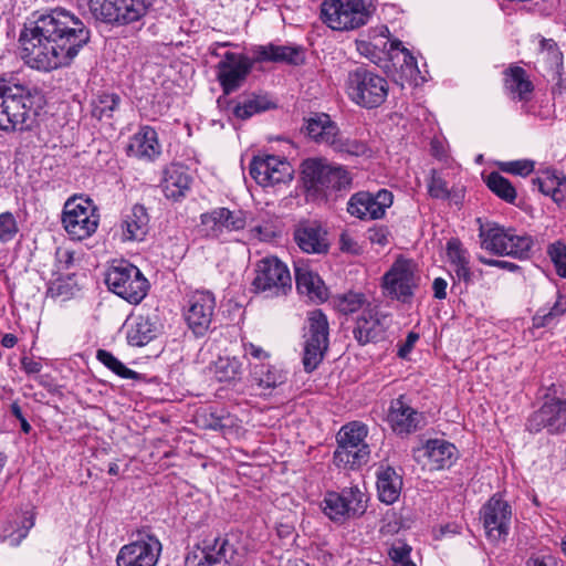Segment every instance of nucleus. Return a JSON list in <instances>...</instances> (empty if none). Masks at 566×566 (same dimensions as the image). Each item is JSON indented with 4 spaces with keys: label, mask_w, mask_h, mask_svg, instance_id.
Instances as JSON below:
<instances>
[{
    "label": "nucleus",
    "mask_w": 566,
    "mask_h": 566,
    "mask_svg": "<svg viewBox=\"0 0 566 566\" xmlns=\"http://www.w3.org/2000/svg\"><path fill=\"white\" fill-rule=\"evenodd\" d=\"M333 148L353 156H369L371 153L368 145L364 142L350 138L343 139L340 136Z\"/></svg>",
    "instance_id": "47"
},
{
    "label": "nucleus",
    "mask_w": 566,
    "mask_h": 566,
    "mask_svg": "<svg viewBox=\"0 0 566 566\" xmlns=\"http://www.w3.org/2000/svg\"><path fill=\"white\" fill-rule=\"evenodd\" d=\"M90 30L75 14L56 9L25 27L19 36L21 57L31 69L50 72L72 63L90 41Z\"/></svg>",
    "instance_id": "1"
},
{
    "label": "nucleus",
    "mask_w": 566,
    "mask_h": 566,
    "mask_svg": "<svg viewBox=\"0 0 566 566\" xmlns=\"http://www.w3.org/2000/svg\"><path fill=\"white\" fill-rule=\"evenodd\" d=\"M303 365L306 371H313L322 361L328 347V323L322 311H312L307 317V332Z\"/></svg>",
    "instance_id": "13"
},
{
    "label": "nucleus",
    "mask_w": 566,
    "mask_h": 566,
    "mask_svg": "<svg viewBox=\"0 0 566 566\" xmlns=\"http://www.w3.org/2000/svg\"><path fill=\"white\" fill-rule=\"evenodd\" d=\"M149 229V216L142 205H135L124 216L122 222V235L125 241H142Z\"/></svg>",
    "instance_id": "32"
},
{
    "label": "nucleus",
    "mask_w": 566,
    "mask_h": 566,
    "mask_svg": "<svg viewBox=\"0 0 566 566\" xmlns=\"http://www.w3.org/2000/svg\"><path fill=\"white\" fill-rule=\"evenodd\" d=\"M411 547L403 542H397L392 544L389 549V556L392 566H415L410 559Z\"/></svg>",
    "instance_id": "48"
},
{
    "label": "nucleus",
    "mask_w": 566,
    "mask_h": 566,
    "mask_svg": "<svg viewBox=\"0 0 566 566\" xmlns=\"http://www.w3.org/2000/svg\"><path fill=\"white\" fill-rule=\"evenodd\" d=\"M108 289L130 304L140 303L148 292V281L139 269L130 263L112 266L106 274Z\"/></svg>",
    "instance_id": "9"
},
{
    "label": "nucleus",
    "mask_w": 566,
    "mask_h": 566,
    "mask_svg": "<svg viewBox=\"0 0 566 566\" xmlns=\"http://www.w3.org/2000/svg\"><path fill=\"white\" fill-rule=\"evenodd\" d=\"M252 381L263 390H273L287 380V371L276 365L260 363L251 367Z\"/></svg>",
    "instance_id": "33"
},
{
    "label": "nucleus",
    "mask_w": 566,
    "mask_h": 566,
    "mask_svg": "<svg viewBox=\"0 0 566 566\" xmlns=\"http://www.w3.org/2000/svg\"><path fill=\"white\" fill-rule=\"evenodd\" d=\"M367 496L357 486L344 489L340 493L328 492L322 503L324 513L333 521H344L365 513Z\"/></svg>",
    "instance_id": "14"
},
{
    "label": "nucleus",
    "mask_w": 566,
    "mask_h": 566,
    "mask_svg": "<svg viewBox=\"0 0 566 566\" xmlns=\"http://www.w3.org/2000/svg\"><path fill=\"white\" fill-rule=\"evenodd\" d=\"M388 33V28L381 27L379 31H374V35L356 40L355 45L358 53L368 60L376 62L377 60L381 59L380 54L384 52H387L390 57H394L392 52L400 51L405 55L403 62L408 66L416 67V59L411 55V53L405 46H402L401 41H389L387 39Z\"/></svg>",
    "instance_id": "16"
},
{
    "label": "nucleus",
    "mask_w": 566,
    "mask_h": 566,
    "mask_svg": "<svg viewBox=\"0 0 566 566\" xmlns=\"http://www.w3.org/2000/svg\"><path fill=\"white\" fill-rule=\"evenodd\" d=\"M34 116L30 91L21 84L0 78V129H27L31 127Z\"/></svg>",
    "instance_id": "2"
},
{
    "label": "nucleus",
    "mask_w": 566,
    "mask_h": 566,
    "mask_svg": "<svg viewBox=\"0 0 566 566\" xmlns=\"http://www.w3.org/2000/svg\"><path fill=\"white\" fill-rule=\"evenodd\" d=\"M321 17L332 30L349 31L368 22L370 9L366 0H324Z\"/></svg>",
    "instance_id": "6"
},
{
    "label": "nucleus",
    "mask_w": 566,
    "mask_h": 566,
    "mask_svg": "<svg viewBox=\"0 0 566 566\" xmlns=\"http://www.w3.org/2000/svg\"><path fill=\"white\" fill-rule=\"evenodd\" d=\"M34 520L30 517L23 522L22 527L17 531V534L13 533L7 537L8 544L11 547H17L21 544V542L28 536L29 531L33 527Z\"/></svg>",
    "instance_id": "55"
},
{
    "label": "nucleus",
    "mask_w": 566,
    "mask_h": 566,
    "mask_svg": "<svg viewBox=\"0 0 566 566\" xmlns=\"http://www.w3.org/2000/svg\"><path fill=\"white\" fill-rule=\"evenodd\" d=\"M504 88L513 101L528 102L534 85L526 71L520 66H510L504 72Z\"/></svg>",
    "instance_id": "31"
},
{
    "label": "nucleus",
    "mask_w": 566,
    "mask_h": 566,
    "mask_svg": "<svg viewBox=\"0 0 566 566\" xmlns=\"http://www.w3.org/2000/svg\"><path fill=\"white\" fill-rule=\"evenodd\" d=\"M367 427L360 422L354 421L342 427L337 433L338 446L345 448L368 447L365 439L367 437Z\"/></svg>",
    "instance_id": "40"
},
{
    "label": "nucleus",
    "mask_w": 566,
    "mask_h": 566,
    "mask_svg": "<svg viewBox=\"0 0 566 566\" xmlns=\"http://www.w3.org/2000/svg\"><path fill=\"white\" fill-rule=\"evenodd\" d=\"M243 557L244 548L237 536L209 537L187 555L186 566H237Z\"/></svg>",
    "instance_id": "3"
},
{
    "label": "nucleus",
    "mask_w": 566,
    "mask_h": 566,
    "mask_svg": "<svg viewBox=\"0 0 566 566\" xmlns=\"http://www.w3.org/2000/svg\"><path fill=\"white\" fill-rule=\"evenodd\" d=\"M191 177L188 169L179 164H171L164 170L161 189L167 199L177 201L190 189Z\"/></svg>",
    "instance_id": "29"
},
{
    "label": "nucleus",
    "mask_w": 566,
    "mask_h": 566,
    "mask_svg": "<svg viewBox=\"0 0 566 566\" xmlns=\"http://www.w3.org/2000/svg\"><path fill=\"white\" fill-rule=\"evenodd\" d=\"M160 552V542L148 535L123 546L116 558L117 566H155Z\"/></svg>",
    "instance_id": "20"
},
{
    "label": "nucleus",
    "mask_w": 566,
    "mask_h": 566,
    "mask_svg": "<svg viewBox=\"0 0 566 566\" xmlns=\"http://www.w3.org/2000/svg\"><path fill=\"white\" fill-rule=\"evenodd\" d=\"M392 202L394 195L387 189H380L375 195L361 191L350 197L347 211L359 219L375 220L382 218Z\"/></svg>",
    "instance_id": "19"
},
{
    "label": "nucleus",
    "mask_w": 566,
    "mask_h": 566,
    "mask_svg": "<svg viewBox=\"0 0 566 566\" xmlns=\"http://www.w3.org/2000/svg\"><path fill=\"white\" fill-rule=\"evenodd\" d=\"M402 479L390 467L380 468L377 473V491L378 497L386 504L395 503L401 493Z\"/></svg>",
    "instance_id": "36"
},
{
    "label": "nucleus",
    "mask_w": 566,
    "mask_h": 566,
    "mask_svg": "<svg viewBox=\"0 0 566 566\" xmlns=\"http://www.w3.org/2000/svg\"><path fill=\"white\" fill-rule=\"evenodd\" d=\"M481 520L485 535L491 542L504 541L512 521L511 506L501 497L492 496L481 510Z\"/></svg>",
    "instance_id": "17"
},
{
    "label": "nucleus",
    "mask_w": 566,
    "mask_h": 566,
    "mask_svg": "<svg viewBox=\"0 0 566 566\" xmlns=\"http://www.w3.org/2000/svg\"><path fill=\"white\" fill-rule=\"evenodd\" d=\"M256 55L261 61L289 62L294 64L301 59V52L297 49L273 44L260 46L256 51Z\"/></svg>",
    "instance_id": "41"
},
{
    "label": "nucleus",
    "mask_w": 566,
    "mask_h": 566,
    "mask_svg": "<svg viewBox=\"0 0 566 566\" xmlns=\"http://www.w3.org/2000/svg\"><path fill=\"white\" fill-rule=\"evenodd\" d=\"M387 422L397 434H410L419 430L424 423V417L417 411L405 396L390 402Z\"/></svg>",
    "instance_id": "21"
},
{
    "label": "nucleus",
    "mask_w": 566,
    "mask_h": 566,
    "mask_svg": "<svg viewBox=\"0 0 566 566\" xmlns=\"http://www.w3.org/2000/svg\"><path fill=\"white\" fill-rule=\"evenodd\" d=\"M481 248L497 254L514 258H526L533 240L530 235L520 234L513 229H505L495 223L480 227Z\"/></svg>",
    "instance_id": "7"
},
{
    "label": "nucleus",
    "mask_w": 566,
    "mask_h": 566,
    "mask_svg": "<svg viewBox=\"0 0 566 566\" xmlns=\"http://www.w3.org/2000/svg\"><path fill=\"white\" fill-rule=\"evenodd\" d=\"M296 287L311 301L323 302L327 298V289L321 277L305 263H295Z\"/></svg>",
    "instance_id": "30"
},
{
    "label": "nucleus",
    "mask_w": 566,
    "mask_h": 566,
    "mask_svg": "<svg viewBox=\"0 0 566 566\" xmlns=\"http://www.w3.org/2000/svg\"><path fill=\"white\" fill-rule=\"evenodd\" d=\"M158 328L148 316H136L128 325L127 340L132 346H145L157 335Z\"/></svg>",
    "instance_id": "37"
},
{
    "label": "nucleus",
    "mask_w": 566,
    "mask_h": 566,
    "mask_svg": "<svg viewBox=\"0 0 566 566\" xmlns=\"http://www.w3.org/2000/svg\"><path fill=\"white\" fill-rule=\"evenodd\" d=\"M216 308L214 295L209 291L193 292L184 307V317L189 329L197 336L209 331Z\"/></svg>",
    "instance_id": "15"
},
{
    "label": "nucleus",
    "mask_w": 566,
    "mask_h": 566,
    "mask_svg": "<svg viewBox=\"0 0 566 566\" xmlns=\"http://www.w3.org/2000/svg\"><path fill=\"white\" fill-rule=\"evenodd\" d=\"M271 107V103L264 96H251L234 107V115L238 118L247 119L254 114L264 112Z\"/></svg>",
    "instance_id": "43"
},
{
    "label": "nucleus",
    "mask_w": 566,
    "mask_h": 566,
    "mask_svg": "<svg viewBox=\"0 0 566 566\" xmlns=\"http://www.w3.org/2000/svg\"><path fill=\"white\" fill-rule=\"evenodd\" d=\"M291 164L277 156H258L250 164L251 177L262 187L291 181L293 178Z\"/></svg>",
    "instance_id": "18"
},
{
    "label": "nucleus",
    "mask_w": 566,
    "mask_h": 566,
    "mask_svg": "<svg viewBox=\"0 0 566 566\" xmlns=\"http://www.w3.org/2000/svg\"><path fill=\"white\" fill-rule=\"evenodd\" d=\"M243 350H244L245 355L251 356V357L260 360L261 363H263V360L270 358L269 352H266L264 348H262L261 346L255 345L253 343H244Z\"/></svg>",
    "instance_id": "56"
},
{
    "label": "nucleus",
    "mask_w": 566,
    "mask_h": 566,
    "mask_svg": "<svg viewBox=\"0 0 566 566\" xmlns=\"http://www.w3.org/2000/svg\"><path fill=\"white\" fill-rule=\"evenodd\" d=\"M369 239L373 243L385 245L388 243L387 232L384 230H374L369 233Z\"/></svg>",
    "instance_id": "64"
},
{
    "label": "nucleus",
    "mask_w": 566,
    "mask_h": 566,
    "mask_svg": "<svg viewBox=\"0 0 566 566\" xmlns=\"http://www.w3.org/2000/svg\"><path fill=\"white\" fill-rule=\"evenodd\" d=\"M99 214L91 199L74 197L65 202L62 223L73 240L90 238L97 230Z\"/></svg>",
    "instance_id": "8"
},
{
    "label": "nucleus",
    "mask_w": 566,
    "mask_h": 566,
    "mask_svg": "<svg viewBox=\"0 0 566 566\" xmlns=\"http://www.w3.org/2000/svg\"><path fill=\"white\" fill-rule=\"evenodd\" d=\"M418 282L416 264L411 260L398 258L384 274L381 289L384 295L406 301L413 295Z\"/></svg>",
    "instance_id": "10"
},
{
    "label": "nucleus",
    "mask_w": 566,
    "mask_h": 566,
    "mask_svg": "<svg viewBox=\"0 0 566 566\" xmlns=\"http://www.w3.org/2000/svg\"><path fill=\"white\" fill-rule=\"evenodd\" d=\"M447 287L448 282L444 279H434L432 283L433 296L438 300H444L447 297Z\"/></svg>",
    "instance_id": "59"
},
{
    "label": "nucleus",
    "mask_w": 566,
    "mask_h": 566,
    "mask_svg": "<svg viewBox=\"0 0 566 566\" xmlns=\"http://www.w3.org/2000/svg\"><path fill=\"white\" fill-rule=\"evenodd\" d=\"M447 259L459 281L469 283L472 281L469 252L458 239L447 242Z\"/></svg>",
    "instance_id": "35"
},
{
    "label": "nucleus",
    "mask_w": 566,
    "mask_h": 566,
    "mask_svg": "<svg viewBox=\"0 0 566 566\" xmlns=\"http://www.w3.org/2000/svg\"><path fill=\"white\" fill-rule=\"evenodd\" d=\"M541 54L552 66L557 70L560 67L563 55L553 40L543 39L541 41Z\"/></svg>",
    "instance_id": "49"
},
{
    "label": "nucleus",
    "mask_w": 566,
    "mask_h": 566,
    "mask_svg": "<svg viewBox=\"0 0 566 566\" xmlns=\"http://www.w3.org/2000/svg\"><path fill=\"white\" fill-rule=\"evenodd\" d=\"M96 357L103 365H105L108 369H111L122 378L136 379L138 377V374L136 371L127 368L113 354L105 349H98Z\"/></svg>",
    "instance_id": "45"
},
{
    "label": "nucleus",
    "mask_w": 566,
    "mask_h": 566,
    "mask_svg": "<svg viewBox=\"0 0 566 566\" xmlns=\"http://www.w3.org/2000/svg\"><path fill=\"white\" fill-rule=\"evenodd\" d=\"M340 249L346 252L357 253L358 245L357 242L346 232L340 234Z\"/></svg>",
    "instance_id": "60"
},
{
    "label": "nucleus",
    "mask_w": 566,
    "mask_h": 566,
    "mask_svg": "<svg viewBox=\"0 0 566 566\" xmlns=\"http://www.w3.org/2000/svg\"><path fill=\"white\" fill-rule=\"evenodd\" d=\"M126 151L129 157L146 161L155 160L161 153L156 130L149 126L142 127L130 138Z\"/></svg>",
    "instance_id": "27"
},
{
    "label": "nucleus",
    "mask_w": 566,
    "mask_h": 566,
    "mask_svg": "<svg viewBox=\"0 0 566 566\" xmlns=\"http://www.w3.org/2000/svg\"><path fill=\"white\" fill-rule=\"evenodd\" d=\"M346 93L359 106L378 107L388 95V82L385 77L365 67H357L348 73Z\"/></svg>",
    "instance_id": "5"
},
{
    "label": "nucleus",
    "mask_w": 566,
    "mask_h": 566,
    "mask_svg": "<svg viewBox=\"0 0 566 566\" xmlns=\"http://www.w3.org/2000/svg\"><path fill=\"white\" fill-rule=\"evenodd\" d=\"M306 130L316 143L326 144L331 147L335 146L339 137L336 124L332 122L327 114H317L308 118Z\"/></svg>",
    "instance_id": "34"
},
{
    "label": "nucleus",
    "mask_w": 566,
    "mask_h": 566,
    "mask_svg": "<svg viewBox=\"0 0 566 566\" xmlns=\"http://www.w3.org/2000/svg\"><path fill=\"white\" fill-rule=\"evenodd\" d=\"M505 172L525 177L534 170V161L528 159L513 160L501 164Z\"/></svg>",
    "instance_id": "54"
},
{
    "label": "nucleus",
    "mask_w": 566,
    "mask_h": 566,
    "mask_svg": "<svg viewBox=\"0 0 566 566\" xmlns=\"http://www.w3.org/2000/svg\"><path fill=\"white\" fill-rule=\"evenodd\" d=\"M548 254L555 264L557 274L566 277V245L563 243H554L548 248Z\"/></svg>",
    "instance_id": "51"
},
{
    "label": "nucleus",
    "mask_w": 566,
    "mask_h": 566,
    "mask_svg": "<svg viewBox=\"0 0 566 566\" xmlns=\"http://www.w3.org/2000/svg\"><path fill=\"white\" fill-rule=\"evenodd\" d=\"M91 15L101 23L119 28L139 21L154 0H83Z\"/></svg>",
    "instance_id": "4"
},
{
    "label": "nucleus",
    "mask_w": 566,
    "mask_h": 566,
    "mask_svg": "<svg viewBox=\"0 0 566 566\" xmlns=\"http://www.w3.org/2000/svg\"><path fill=\"white\" fill-rule=\"evenodd\" d=\"M119 97L113 93H101L92 101V115L98 119L109 118L117 108Z\"/></svg>",
    "instance_id": "42"
},
{
    "label": "nucleus",
    "mask_w": 566,
    "mask_h": 566,
    "mask_svg": "<svg viewBox=\"0 0 566 566\" xmlns=\"http://www.w3.org/2000/svg\"><path fill=\"white\" fill-rule=\"evenodd\" d=\"M427 188L432 198L442 200L450 198V189L447 181L443 179L442 175L434 169L430 171Z\"/></svg>",
    "instance_id": "46"
},
{
    "label": "nucleus",
    "mask_w": 566,
    "mask_h": 566,
    "mask_svg": "<svg viewBox=\"0 0 566 566\" xmlns=\"http://www.w3.org/2000/svg\"><path fill=\"white\" fill-rule=\"evenodd\" d=\"M365 303V298L359 293H348L339 297L337 307L344 314L358 311Z\"/></svg>",
    "instance_id": "53"
},
{
    "label": "nucleus",
    "mask_w": 566,
    "mask_h": 566,
    "mask_svg": "<svg viewBox=\"0 0 566 566\" xmlns=\"http://www.w3.org/2000/svg\"><path fill=\"white\" fill-rule=\"evenodd\" d=\"M369 447L345 448V446H337L334 452V462L338 467L344 468H358L366 464L369 460Z\"/></svg>",
    "instance_id": "39"
},
{
    "label": "nucleus",
    "mask_w": 566,
    "mask_h": 566,
    "mask_svg": "<svg viewBox=\"0 0 566 566\" xmlns=\"http://www.w3.org/2000/svg\"><path fill=\"white\" fill-rule=\"evenodd\" d=\"M390 323L389 316L381 312L378 306L368 305L357 317L353 331L354 337L360 344H367L378 338Z\"/></svg>",
    "instance_id": "25"
},
{
    "label": "nucleus",
    "mask_w": 566,
    "mask_h": 566,
    "mask_svg": "<svg viewBox=\"0 0 566 566\" xmlns=\"http://www.w3.org/2000/svg\"><path fill=\"white\" fill-rule=\"evenodd\" d=\"M21 366L27 374H39L42 369V364L39 360L28 357L22 358Z\"/></svg>",
    "instance_id": "62"
},
{
    "label": "nucleus",
    "mask_w": 566,
    "mask_h": 566,
    "mask_svg": "<svg viewBox=\"0 0 566 566\" xmlns=\"http://www.w3.org/2000/svg\"><path fill=\"white\" fill-rule=\"evenodd\" d=\"M486 185L492 192L507 202H513L516 198L515 188L506 178L497 172L489 175Z\"/></svg>",
    "instance_id": "44"
},
{
    "label": "nucleus",
    "mask_w": 566,
    "mask_h": 566,
    "mask_svg": "<svg viewBox=\"0 0 566 566\" xmlns=\"http://www.w3.org/2000/svg\"><path fill=\"white\" fill-rule=\"evenodd\" d=\"M201 231L207 237L217 238L224 231H238L245 227V216L242 211H230L227 208H217L202 213Z\"/></svg>",
    "instance_id": "24"
},
{
    "label": "nucleus",
    "mask_w": 566,
    "mask_h": 566,
    "mask_svg": "<svg viewBox=\"0 0 566 566\" xmlns=\"http://www.w3.org/2000/svg\"><path fill=\"white\" fill-rule=\"evenodd\" d=\"M418 339H419L418 334L409 333L403 345L400 346V348L398 350L399 357L406 358L409 355V353L411 352V349L413 348V346Z\"/></svg>",
    "instance_id": "58"
},
{
    "label": "nucleus",
    "mask_w": 566,
    "mask_h": 566,
    "mask_svg": "<svg viewBox=\"0 0 566 566\" xmlns=\"http://www.w3.org/2000/svg\"><path fill=\"white\" fill-rule=\"evenodd\" d=\"M294 240L305 253H325L329 247L326 231L316 221L300 222L294 230Z\"/></svg>",
    "instance_id": "26"
},
{
    "label": "nucleus",
    "mask_w": 566,
    "mask_h": 566,
    "mask_svg": "<svg viewBox=\"0 0 566 566\" xmlns=\"http://www.w3.org/2000/svg\"><path fill=\"white\" fill-rule=\"evenodd\" d=\"M551 197L557 205L566 203V177L562 179L559 185L552 192Z\"/></svg>",
    "instance_id": "61"
},
{
    "label": "nucleus",
    "mask_w": 566,
    "mask_h": 566,
    "mask_svg": "<svg viewBox=\"0 0 566 566\" xmlns=\"http://www.w3.org/2000/svg\"><path fill=\"white\" fill-rule=\"evenodd\" d=\"M457 455V448L444 440L433 439L415 450L413 457L418 463L430 471L451 467Z\"/></svg>",
    "instance_id": "23"
},
{
    "label": "nucleus",
    "mask_w": 566,
    "mask_h": 566,
    "mask_svg": "<svg viewBox=\"0 0 566 566\" xmlns=\"http://www.w3.org/2000/svg\"><path fill=\"white\" fill-rule=\"evenodd\" d=\"M526 566H560L555 557L546 556H532L528 558Z\"/></svg>",
    "instance_id": "57"
},
{
    "label": "nucleus",
    "mask_w": 566,
    "mask_h": 566,
    "mask_svg": "<svg viewBox=\"0 0 566 566\" xmlns=\"http://www.w3.org/2000/svg\"><path fill=\"white\" fill-rule=\"evenodd\" d=\"M564 177L565 176H559L553 170H546L543 172L542 177L534 180V184L538 185V189L542 193L551 196Z\"/></svg>",
    "instance_id": "50"
},
{
    "label": "nucleus",
    "mask_w": 566,
    "mask_h": 566,
    "mask_svg": "<svg viewBox=\"0 0 566 566\" xmlns=\"http://www.w3.org/2000/svg\"><path fill=\"white\" fill-rule=\"evenodd\" d=\"M531 423L539 429L547 428L551 432L566 430V401L552 399L534 413Z\"/></svg>",
    "instance_id": "28"
},
{
    "label": "nucleus",
    "mask_w": 566,
    "mask_h": 566,
    "mask_svg": "<svg viewBox=\"0 0 566 566\" xmlns=\"http://www.w3.org/2000/svg\"><path fill=\"white\" fill-rule=\"evenodd\" d=\"M252 67L251 61L243 54L227 52L218 63V80L226 94L238 90Z\"/></svg>",
    "instance_id": "22"
},
{
    "label": "nucleus",
    "mask_w": 566,
    "mask_h": 566,
    "mask_svg": "<svg viewBox=\"0 0 566 566\" xmlns=\"http://www.w3.org/2000/svg\"><path fill=\"white\" fill-rule=\"evenodd\" d=\"M211 373L221 382H234L241 379L243 363L238 357L220 356L210 366Z\"/></svg>",
    "instance_id": "38"
},
{
    "label": "nucleus",
    "mask_w": 566,
    "mask_h": 566,
    "mask_svg": "<svg viewBox=\"0 0 566 566\" xmlns=\"http://www.w3.org/2000/svg\"><path fill=\"white\" fill-rule=\"evenodd\" d=\"M566 312V302L562 303L559 300L554 304L551 311L544 316L545 323H548L551 318L563 315Z\"/></svg>",
    "instance_id": "63"
},
{
    "label": "nucleus",
    "mask_w": 566,
    "mask_h": 566,
    "mask_svg": "<svg viewBox=\"0 0 566 566\" xmlns=\"http://www.w3.org/2000/svg\"><path fill=\"white\" fill-rule=\"evenodd\" d=\"M18 224L12 213H0V241H11L18 233Z\"/></svg>",
    "instance_id": "52"
},
{
    "label": "nucleus",
    "mask_w": 566,
    "mask_h": 566,
    "mask_svg": "<svg viewBox=\"0 0 566 566\" xmlns=\"http://www.w3.org/2000/svg\"><path fill=\"white\" fill-rule=\"evenodd\" d=\"M303 179L308 188L316 191L338 190L349 186L352 179L346 169L326 160L308 159L303 164Z\"/></svg>",
    "instance_id": "12"
},
{
    "label": "nucleus",
    "mask_w": 566,
    "mask_h": 566,
    "mask_svg": "<svg viewBox=\"0 0 566 566\" xmlns=\"http://www.w3.org/2000/svg\"><path fill=\"white\" fill-rule=\"evenodd\" d=\"M253 286L269 296L286 295L292 290V277L287 266L275 256L264 258L256 265Z\"/></svg>",
    "instance_id": "11"
}]
</instances>
